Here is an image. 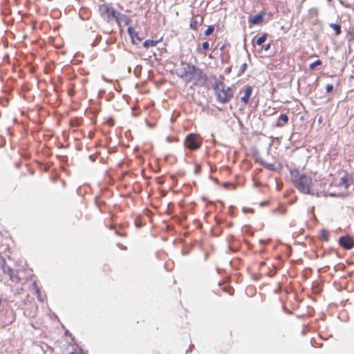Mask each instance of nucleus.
Returning <instances> with one entry per match:
<instances>
[{
    "mask_svg": "<svg viewBox=\"0 0 354 354\" xmlns=\"http://www.w3.org/2000/svg\"><path fill=\"white\" fill-rule=\"evenodd\" d=\"M353 178L351 174H348L346 173L343 176L340 178L339 182L337 184L338 187H344L345 189H348V187L351 185V183L353 182Z\"/></svg>",
    "mask_w": 354,
    "mask_h": 354,
    "instance_id": "nucleus-10",
    "label": "nucleus"
},
{
    "mask_svg": "<svg viewBox=\"0 0 354 354\" xmlns=\"http://www.w3.org/2000/svg\"><path fill=\"white\" fill-rule=\"evenodd\" d=\"M253 88L252 86L247 85L244 88V95L241 97V101L244 103V104H248L250 101V98L252 95Z\"/></svg>",
    "mask_w": 354,
    "mask_h": 354,
    "instance_id": "nucleus-13",
    "label": "nucleus"
},
{
    "mask_svg": "<svg viewBox=\"0 0 354 354\" xmlns=\"http://www.w3.org/2000/svg\"><path fill=\"white\" fill-rule=\"evenodd\" d=\"M99 12L104 21L110 23L115 19V16H116L118 11L111 6L102 4L99 6Z\"/></svg>",
    "mask_w": 354,
    "mask_h": 354,
    "instance_id": "nucleus-4",
    "label": "nucleus"
},
{
    "mask_svg": "<svg viewBox=\"0 0 354 354\" xmlns=\"http://www.w3.org/2000/svg\"><path fill=\"white\" fill-rule=\"evenodd\" d=\"M252 156L255 158V160L257 158H260L259 156V151L257 149L254 148L252 149Z\"/></svg>",
    "mask_w": 354,
    "mask_h": 354,
    "instance_id": "nucleus-33",
    "label": "nucleus"
},
{
    "mask_svg": "<svg viewBox=\"0 0 354 354\" xmlns=\"http://www.w3.org/2000/svg\"><path fill=\"white\" fill-rule=\"evenodd\" d=\"M2 271L4 274H8L9 279L16 283H18L21 281V278L17 274V271L13 270L10 266H8L5 261L3 260V263L1 266Z\"/></svg>",
    "mask_w": 354,
    "mask_h": 354,
    "instance_id": "nucleus-6",
    "label": "nucleus"
},
{
    "mask_svg": "<svg viewBox=\"0 0 354 354\" xmlns=\"http://www.w3.org/2000/svg\"><path fill=\"white\" fill-rule=\"evenodd\" d=\"M265 204H266V202H262L260 205H261V206H263V205H264Z\"/></svg>",
    "mask_w": 354,
    "mask_h": 354,
    "instance_id": "nucleus-45",
    "label": "nucleus"
},
{
    "mask_svg": "<svg viewBox=\"0 0 354 354\" xmlns=\"http://www.w3.org/2000/svg\"><path fill=\"white\" fill-rule=\"evenodd\" d=\"M32 286L33 288V290H35V294L36 295H40V289L38 287L36 281H33L32 282Z\"/></svg>",
    "mask_w": 354,
    "mask_h": 354,
    "instance_id": "nucleus-30",
    "label": "nucleus"
},
{
    "mask_svg": "<svg viewBox=\"0 0 354 354\" xmlns=\"http://www.w3.org/2000/svg\"><path fill=\"white\" fill-rule=\"evenodd\" d=\"M348 53H351V46H348Z\"/></svg>",
    "mask_w": 354,
    "mask_h": 354,
    "instance_id": "nucleus-43",
    "label": "nucleus"
},
{
    "mask_svg": "<svg viewBox=\"0 0 354 354\" xmlns=\"http://www.w3.org/2000/svg\"><path fill=\"white\" fill-rule=\"evenodd\" d=\"M127 32L131 38V41L133 44L137 45L140 41H141L144 39V37L140 35L138 32L136 31L134 28L132 26L128 27Z\"/></svg>",
    "mask_w": 354,
    "mask_h": 354,
    "instance_id": "nucleus-8",
    "label": "nucleus"
},
{
    "mask_svg": "<svg viewBox=\"0 0 354 354\" xmlns=\"http://www.w3.org/2000/svg\"><path fill=\"white\" fill-rule=\"evenodd\" d=\"M333 89H334V86H333V84H326V92L327 93H332V92H333Z\"/></svg>",
    "mask_w": 354,
    "mask_h": 354,
    "instance_id": "nucleus-31",
    "label": "nucleus"
},
{
    "mask_svg": "<svg viewBox=\"0 0 354 354\" xmlns=\"http://www.w3.org/2000/svg\"><path fill=\"white\" fill-rule=\"evenodd\" d=\"M200 170V167H196V172H198Z\"/></svg>",
    "mask_w": 354,
    "mask_h": 354,
    "instance_id": "nucleus-41",
    "label": "nucleus"
},
{
    "mask_svg": "<svg viewBox=\"0 0 354 354\" xmlns=\"http://www.w3.org/2000/svg\"><path fill=\"white\" fill-rule=\"evenodd\" d=\"M202 48L205 51H207V50H209V42L207 41H205L203 42V44H202Z\"/></svg>",
    "mask_w": 354,
    "mask_h": 354,
    "instance_id": "nucleus-32",
    "label": "nucleus"
},
{
    "mask_svg": "<svg viewBox=\"0 0 354 354\" xmlns=\"http://www.w3.org/2000/svg\"><path fill=\"white\" fill-rule=\"evenodd\" d=\"M329 26L331 28H333L337 36L339 35L342 33V27L339 24L335 23H330L329 24Z\"/></svg>",
    "mask_w": 354,
    "mask_h": 354,
    "instance_id": "nucleus-21",
    "label": "nucleus"
},
{
    "mask_svg": "<svg viewBox=\"0 0 354 354\" xmlns=\"http://www.w3.org/2000/svg\"><path fill=\"white\" fill-rule=\"evenodd\" d=\"M290 174L291 181L299 192L304 194L314 195V191L311 189L313 178L306 174H301L296 169H290Z\"/></svg>",
    "mask_w": 354,
    "mask_h": 354,
    "instance_id": "nucleus-1",
    "label": "nucleus"
},
{
    "mask_svg": "<svg viewBox=\"0 0 354 354\" xmlns=\"http://www.w3.org/2000/svg\"><path fill=\"white\" fill-rule=\"evenodd\" d=\"M232 66H228L225 69V73L229 74L231 72Z\"/></svg>",
    "mask_w": 354,
    "mask_h": 354,
    "instance_id": "nucleus-37",
    "label": "nucleus"
},
{
    "mask_svg": "<svg viewBox=\"0 0 354 354\" xmlns=\"http://www.w3.org/2000/svg\"><path fill=\"white\" fill-rule=\"evenodd\" d=\"M216 96V100L222 103L226 104L227 103L230 99L233 97V90L230 86H227L225 91H216L214 93Z\"/></svg>",
    "mask_w": 354,
    "mask_h": 354,
    "instance_id": "nucleus-5",
    "label": "nucleus"
},
{
    "mask_svg": "<svg viewBox=\"0 0 354 354\" xmlns=\"http://www.w3.org/2000/svg\"><path fill=\"white\" fill-rule=\"evenodd\" d=\"M192 346H194V345H191V346H189V349L186 351V353H188V351L191 349Z\"/></svg>",
    "mask_w": 354,
    "mask_h": 354,
    "instance_id": "nucleus-42",
    "label": "nucleus"
},
{
    "mask_svg": "<svg viewBox=\"0 0 354 354\" xmlns=\"http://www.w3.org/2000/svg\"><path fill=\"white\" fill-rule=\"evenodd\" d=\"M212 78L214 80V84H213L214 93H216V91H223L226 90L227 87L225 86V84L223 82L218 80L216 76L213 75Z\"/></svg>",
    "mask_w": 354,
    "mask_h": 354,
    "instance_id": "nucleus-14",
    "label": "nucleus"
},
{
    "mask_svg": "<svg viewBox=\"0 0 354 354\" xmlns=\"http://www.w3.org/2000/svg\"><path fill=\"white\" fill-rule=\"evenodd\" d=\"M289 118L286 113H281L277 119L275 126L277 127H282L285 124L288 122Z\"/></svg>",
    "mask_w": 354,
    "mask_h": 354,
    "instance_id": "nucleus-16",
    "label": "nucleus"
},
{
    "mask_svg": "<svg viewBox=\"0 0 354 354\" xmlns=\"http://www.w3.org/2000/svg\"><path fill=\"white\" fill-rule=\"evenodd\" d=\"M234 239V236L233 235L230 236V241H233Z\"/></svg>",
    "mask_w": 354,
    "mask_h": 354,
    "instance_id": "nucleus-40",
    "label": "nucleus"
},
{
    "mask_svg": "<svg viewBox=\"0 0 354 354\" xmlns=\"http://www.w3.org/2000/svg\"><path fill=\"white\" fill-rule=\"evenodd\" d=\"M256 162H259L261 165L263 166L270 171H277V167L273 163H268L264 161L261 158H257Z\"/></svg>",
    "mask_w": 354,
    "mask_h": 354,
    "instance_id": "nucleus-17",
    "label": "nucleus"
},
{
    "mask_svg": "<svg viewBox=\"0 0 354 354\" xmlns=\"http://www.w3.org/2000/svg\"><path fill=\"white\" fill-rule=\"evenodd\" d=\"M243 212L244 213H248V212L253 213L254 212V209H250V208H248V207H243Z\"/></svg>",
    "mask_w": 354,
    "mask_h": 354,
    "instance_id": "nucleus-35",
    "label": "nucleus"
},
{
    "mask_svg": "<svg viewBox=\"0 0 354 354\" xmlns=\"http://www.w3.org/2000/svg\"><path fill=\"white\" fill-rule=\"evenodd\" d=\"M171 122L174 121V119L173 118H171Z\"/></svg>",
    "mask_w": 354,
    "mask_h": 354,
    "instance_id": "nucleus-49",
    "label": "nucleus"
},
{
    "mask_svg": "<svg viewBox=\"0 0 354 354\" xmlns=\"http://www.w3.org/2000/svg\"><path fill=\"white\" fill-rule=\"evenodd\" d=\"M134 223H135V225L138 228H140V227H142V225H143V222L142 221V217L140 216H138L136 218Z\"/></svg>",
    "mask_w": 354,
    "mask_h": 354,
    "instance_id": "nucleus-24",
    "label": "nucleus"
},
{
    "mask_svg": "<svg viewBox=\"0 0 354 354\" xmlns=\"http://www.w3.org/2000/svg\"><path fill=\"white\" fill-rule=\"evenodd\" d=\"M185 147L189 150H197L202 145V140L200 139L199 136L197 133H189L184 141Z\"/></svg>",
    "mask_w": 354,
    "mask_h": 354,
    "instance_id": "nucleus-3",
    "label": "nucleus"
},
{
    "mask_svg": "<svg viewBox=\"0 0 354 354\" xmlns=\"http://www.w3.org/2000/svg\"><path fill=\"white\" fill-rule=\"evenodd\" d=\"M147 124H148V126H149V127H153V125H151V124H149L147 122Z\"/></svg>",
    "mask_w": 354,
    "mask_h": 354,
    "instance_id": "nucleus-46",
    "label": "nucleus"
},
{
    "mask_svg": "<svg viewBox=\"0 0 354 354\" xmlns=\"http://www.w3.org/2000/svg\"><path fill=\"white\" fill-rule=\"evenodd\" d=\"M189 68H191L190 72L192 73L187 77V81L192 82L195 86H206L208 77L203 71L194 64Z\"/></svg>",
    "mask_w": 354,
    "mask_h": 354,
    "instance_id": "nucleus-2",
    "label": "nucleus"
},
{
    "mask_svg": "<svg viewBox=\"0 0 354 354\" xmlns=\"http://www.w3.org/2000/svg\"><path fill=\"white\" fill-rule=\"evenodd\" d=\"M198 24H199L198 21L196 19L192 18L191 23L189 24L190 29L196 30L198 28Z\"/></svg>",
    "mask_w": 354,
    "mask_h": 354,
    "instance_id": "nucleus-26",
    "label": "nucleus"
},
{
    "mask_svg": "<svg viewBox=\"0 0 354 354\" xmlns=\"http://www.w3.org/2000/svg\"><path fill=\"white\" fill-rule=\"evenodd\" d=\"M74 351H77V354H86L83 348H80L77 344H74Z\"/></svg>",
    "mask_w": 354,
    "mask_h": 354,
    "instance_id": "nucleus-29",
    "label": "nucleus"
},
{
    "mask_svg": "<svg viewBox=\"0 0 354 354\" xmlns=\"http://www.w3.org/2000/svg\"><path fill=\"white\" fill-rule=\"evenodd\" d=\"M320 234H321L322 238L325 241H328V240H329L328 232V231L326 229H322L321 231H320Z\"/></svg>",
    "mask_w": 354,
    "mask_h": 354,
    "instance_id": "nucleus-25",
    "label": "nucleus"
},
{
    "mask_svg": "<svg viewBox=\"0 0 354 354\" xmlns=\"http://www.w3.org/2000/svg\"><path fill=\"white\" fill-rule=\"evenodd\" d=\"M89 158L93 159V157L92 156H90Z\"/></svg>",
    "mask_w": 354,
    "mask_h": 354,
    "instance_id": "nucleus-50",
    "label": "nucleus"
},
{
    "mask_svg": "<svg viewBox=\"0 0 354 354\" xmlns=\"http://www.w3.org/2000/svg\"><path fill=\"white\" fill-rule=\"evenodd\" d=\"M89 158L93 159V157L92 156H90Z\"/></svg>",
    "mask_w": 354,
    "mask_h": 354,
    "instance_id": "nucleus-51",
    "label": "nucleus"
},
{
    "mask_svg": "<svg viewBox=\"0 0 354 354\" xmlns=\"http://www.w3.org/2000/svg\"><path fill=\"white\" fill-rule=\"evenodd\" d=\"M322 64V61L319 59H316L309 65L310 70H315L317 66H320Z\"/></svg>",
    "mask_w": 354,
    "mask_h": 354,
    "instance_id": "nucleus-22",
    "label": "nucleus"
},
{
    "mask_svg": "<svg viewBox=\"0 0 354 354\" xmlns=\"http://www.w3.org/2000/svg\"><path fill=\"white\" fill-rule=\"evenodd\" d=\"M230 250H232V247L230 245L228 246Z\"/></svg>",
    "mask_w": 354,
    "mask_h": 354,
    "instance_id": "nucleus-52",
    "label": "nucleus"
},
{
    "mask_svg": "<svg viewBox=\"0 0 354 354\" xmlns=\"http://www.w3.org/2000/svg\"><path fill=\"white\" fill-rule=\"evenodd\" d=\"M192 64L187 63V66L184 67L183 69H181L180 71H176V75L178 77L180 78H185L187 80V77H189L191 68H189L190 66H192Z\"/></svg>",
    "mask_w": 354,
    "mask_h": 354,
    "instance_id": "nucleus-15",
    "label": "nucleus"
},
{
    "mask_svg": "<svg viewBox=\"0 0 354 354\" xmlns=\"http://www.w3.org/2000/svg\"><path fill=\"white\" fill-rule=\"evenodd\" d=\"M37 297V299L39 301H43V299L41 298V295H36Z\"/></svg>",
    "mask_w": 354,
    "mask_h": 354,
    "instance_id": "nucleus-38",
    "label": "nucleus"
},
{
    "mask_svg": "<svg viewBox=\"0 0 354 354\" xmlns=\"http://www.w3.org/2000/svg\"><path fill=\"white\" fill-rule=\"evenodd\" d=\"M115 17V21L119 26H121L122 23H124V25H128L131 21V19L129 16L122 14L118 11L117 12L116 16Z\"/></svg>",
    "mask_w": 354,
    "mask_h": 354,
    "instance_id": "nucleus-12",
    "label": "nucleus"
},
{
    "mask_svg": "<svg viewBox=\"0 0 354 354\" xmlns=\"http://www.w3.org/2000/svg\"><path fill=\"white\" fill-rule=\"evenodd\" d=\"M313 210H314V207H313L311 208V209H310V212H313Z\"/></svg>",
    "mask_w": 354,
    "mask_h": 354,
    "instance_id": "nucleus-48",
    "label": "nucleus"
},
{
    "mask_svg": "<svg viewBox=\"0 0 354 354\" xmlns=\"http://www.w3.org/2000/svg\"><path fill=\"white\" fill-rule=\"evenodd\" d=\"M226 46H230V44L229 43H227V44H223L221 46V48H220V50H221V51H224V50H225V47H226Z\"/></svg>",
    "mask_w": 354,
    "mask_h": 354,
    "instance_id": "nucleus-36",
    "label": "nucleus"
},
{
    "mask_svg": "<svg viewBox=\"0 0 354 354\" xmlns=\"http://www.w3.org/2000/svg\"><path fill=\"white\" fill-rule=\"evenodd\" d=\"M15 319V315L12 310H8L5 313V319H2L3 327L11 324Z\"/></svg>",
    "mask_w": 354,
    "mask_h": 354,
    "instance_id": "nucleus-11",
    "label": "nucleus"
},
{
    "mask_svg": "<svg viewBox=\"0 0 354 354\" xmlns=\"http://www.w3.org/2000/svg\"><path fill=\"white\" fill-rule=\"evenodd\" d=\"M214 29H215L214 26H213V25L208 26L207 29L204 32V35L205 37L209 36L210 35H212L214 32Z\"/></svg>",
    "mask_w": 354,
    "mask_h": 354,
    "instance_id": "nucleus-23",
    "label": "nucleus"
},
{
    "mask_svg": "<svg viewBox=\"0 0 354 354\" xmlns=\"http://www.w3.org/2000/svg\"><path fill=\"white\" fill-rule=\"evenodd\" d=\"M312 288L314 294L319 295L322 292V288L319 284L313 285Z\"/></svg>",
    "mask_w": 354,
    "mask_h": 354,
    "instance_id": "nucleus-28",
    "label": "nucleus"
},
{
    "mask_svg": "<svg viewBox=\"0 0 354 354\" xmlns=\"http://www.w3.org/2000/svg\"><path fill=\"white\" fill-rule=\"evenodd\" d=\"M167 140L168 141H169V142H171V138H170L169 137H167Z\"/></svg>",
    "mask_w": 354,
    "mask_h": 354,
    "instance_id": "nucleus-47",
    "label": "nucleus"
},
{
    "mask_svg": "<svg viewBox=\"0 0 354 354\" xmlns=\"http://www.w3.org/2000/svg\"><path fill=\"white\" fill-rule=\"evenodd\" d=\"M203 19L201 18V22H203Z\"/></svg>",
    "mask_w": 354,
    "mask_h": 354,
    "instance_id": "nucleus-53",
    "label": "nucleus"
},
{
    "mask_svg": "<svg viewBox=\"0 0 354 354\" xmlns=\"http://www.w3.org/2000/svg\"><path fill=\"white\" fill-rule=\"evenodd\" d=\"M266 15L265 11H260L259 13L254 15L252 17H250L248 22L250 26L260 25L263 21V17Z\"/></svg>",
    "mask_w": 354,
    "mask_h": 354,
    "instance_id": "nucleus-9",
    "label": "nucleus"
},
{
    "mask_svg": "<svg viewBox=\"0 0 354 354\" xmlns=\"http://www.w3.org/2000/svg\"><path fill=\"white\" fill-rule=\"evenodd\" d=\"M330 196L332 197H337V194H335V193H330L329 194Z\"/></svg>",
    "mask_w": 354,
    "mask_h": 354,
    "instance_id": "nucleus-39",
    "label": "nucleus"
},
{
    "mask_svg": "<svg viewBox=\"0 0 354 354\" xmlns=\"http://www.w3.org/2000/svg\"><path fill=\"white\" fill-rule=\"evenodd\" d=\"M322 117H320V118L318 119V122H322Z\"/></svg>",
    "mask_w": 354,
    "mask_h": 354,
    "instance_id": "nucleus-44",
    "label": "nucleus"
},
{
    "mask_svg": "<svg viewBox=\"0 0 354 354\" xmlns=\"http://www.w3.org/2000/svg\"><path fill=\"white\" fill-rule=\"evenodd\" d=\"M161 40L162 37L158 40L147 39L143 42L142 46L145 48H149L150 47L156 46Z\"/></svg>",
    "mask_w": 354,
    "mask_h": 354,
    "instance_id": "nucleus-18",
    "label": "nucleus"
},
{
    "mask_svg": "<svg viewBox=\"0 0 354 354\" xmlns=\"http://www.w3.org/2000/svg\"><path fill=\"white\" fill-rule=\"evenodd\" d=\"M338 243L343 249L350 250L354 247V239L349 235H343L339 238Z\"/></svg>",
    "mask_w": 354,
    "mask_h": 354,
    "instance_id": "nucleus-7",
    "label": "nucleus"
},
{
    "mask_svg": "<svg viewBox=\"0 0 354 354\" xmlns=\"http://www.w3.org/2000/svg\"><path fill=\"white\" fill-rule=\"evenodd\" d=\"M262 47V49L264 50L265 51H268L270 50V47H271V43H268L266 45H263L261 46Z\"/></svg>",
    "mask_w": 354,
    "mask_h": 354,
    "instance_id": "nucleus-34",
    "label": "nucleus"
},
{
    "mask_svg": "<svg viewBox=\"0 0 354 354\" xmlns=\"http://www.w3.org/2000/svg\"><path fill=\"white\" fill-rule=\"evenodd\" d=\"M268 34L267 32H263L260 37H259L256 41V44L259 46H263L264 42L266 41L268 37Z\"/></svg>",
    "mask_w": 354,
    "mask_h": 354,
    "instance_id": "nucleus-20",
    "label": "nucleus"
},
{
    "mask_svg": "<svg viewBox=\"0 0 354 354\" xmlns=\"http://www.w3.org/2000/svg\"><path fill=\"white\" fill-rule=\"evenodd\" d=\"M247 68H248V64H247V63H243V64L241 66V67H240L239 70V71H238V72H237V76H241V75H242V74L245 71V70L247 69Z\"/></svg>",
    "mask_w": 354,
    "mask_h": 354,
    "instance_id": "nucleus-27",
    "label": "nucleus"
},
{
    "mask_svg": "<svg viewBox=\"0 0 354 354\" xmlns=\"http://www.w3.org/2000/svg\"><path fill=\"white\" fill-rule=\"evenodd\" d=\"M89 37L91 39L94 38L93 42L91 43L92 47L96 46L102 40V36L100 35H95L93 32H91Z\"/></svg>",
    "mask_w": 354,
    "mask_h": 354,
    "instance_id": "nucleus-19",
    "label": "nucleus"
}]
</instances>
